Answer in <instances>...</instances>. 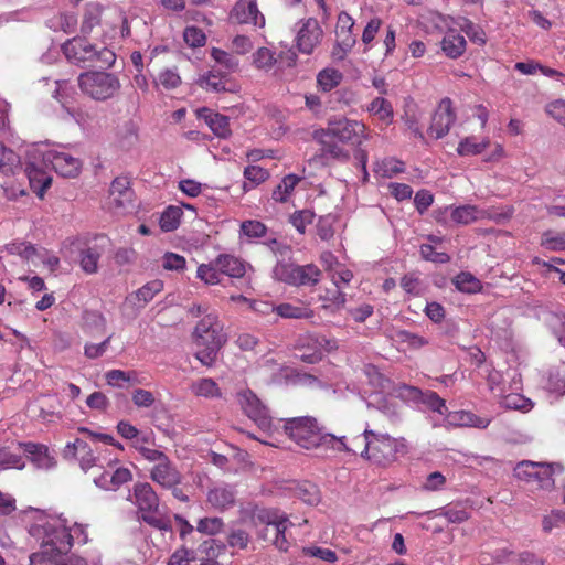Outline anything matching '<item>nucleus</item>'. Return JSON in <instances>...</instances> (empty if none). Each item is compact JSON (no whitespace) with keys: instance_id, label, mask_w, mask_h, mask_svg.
<instances>
[{"instance_id":"obj_1","label":"nucleus","mask_w":565,"mask_h":565,"mask_svg":"<svg viewBox=\"0 0 565 565\" xmlns=\"http://www.w3.org/2000/svg\"><path fill=\"white\" fill-rule=\"evenodd\" d=\"M312 138L320 146L321 159L345 163L351 159V153L344 146H362L370 135L362 121L333 116L328 120L326 128L312 132Z\"/></svg>"},{"instance_id":"obj_11","label":"nucleus","mask_w":565,"mask_h":565,"mask_svg":"<svg viewBox=\"0 0 565 565\" xmlns=\"http://www.w3.org/2000/svg\"><path fill=\"white\" fill-rule=\"evenodd\" d=\"M42 530V544H50L52 547H57L65 552L71 551L73 534L66 519L60 516L50 518L43 523Z\"/></svg>"},{"instance_id":"obj_37","label":"nucleus","mask_w":565,"mask_h":565,"mask_svg":"<svg viewBox=\"0 0 565 565\" xmlns=\"http://www.w3.org/2000/svg\"><path fill=\"white\" fill-rule=\"evenodd\" d=\"M143 417H148L150 423L159 430L167 431L170 427V415L161 402H158L147 412L143 411Z\"/></svg>"},{"instance_id":"obj_51","label":"nucleus","mask_w":565,"mask_h":565,"mask_svg":"<svg viewBox=\"0 0 565 565\" xmlns=\"http://www.w3.org/2000/svg\"><path fill=\"white\" fill-rule=\"evenodd\" d=\"M455 285L458 290L467 294H473L481 289V282L470 273H460L455 278Z\"/></svg>"},{"instance_id":"obj_48","label":"nucleus","mask_w":565,"mask_h":565,"mask_svg":"<svg viewBox=\"0 0 565 565\" xmlns=\"http://www.w3.org/2000/svg\"><path fill=\"white\" fill-rule=\"evenodd\" d=\"M211 57L222 67H224L228 73L236 72L239 67V61L236 56L233 54L217 49L213 47L211 50Z\"/></svg>"},{"instance_id":"obj_49","label":"nucleus","mask_w":565,"mask_h":565,"mask_svg":"<svg viewBox=\"0 0 565 565\" xmlns=\"http://www.w3.org/2000/svg\"><path fill=\"white\" fill-rule=\"evenodd\" d=\"M489 146V141H477L475 137H467L462 139L457 148L459 156H476L484 151Z\"/></svg>"},{"instance_id":"obj_22","label":"nucleus","mask_w":565,"mask_h":565,"mask_svg":"<svg viewBox=\"0 0 565 565\" xmlns=\"http://www.w3.org/2000/svg\"><path fill=\"white\" fill-rule=\"evenodd\" d=\"M65 458H74L78 460L81 468L86 471L96 465V456L90 446L83 439H75L68 443L64 449Z\"/></svg>"},{"instance_id":"obj_39","label":"nucleus","mask_w":565,"mask_h":565,"mask_svg":"<svg viewBox=\"0 0 565 565\" xmlns=\"http://www.w3.org/2000/svg\"><path fill=\"white\" fill-rule=\"evenodd\" d=\"M182 215V207L169 205L164 209L159 218L160 228L163 232H172L177 230L180 225Z\"/></svg>"},{"instance_id":"obj_3","label":"nucleus","mask_w":565,"mask_h":565,"mask_svg":"<svg viewBox=\"0 0 565 565\" xmlns=\"http://www.w3.org/2000/svg\"><path fill=\"white\" fill-rule=\"evenodd\" d=\"M103 8L99 3H88L85 8L81 23V33L89 35L94 28L103 30V41H113L116 38H126L130 34L127 18L118 10H108L103 18Z\"/></svg>"},{"instance_id":"obj_8","label":"nucleus","mask_w":565,"mask_h":565,"mask_svg":"<svg viewBox=\"0 0 565 565\" xmlns=\"http://www.w3.org/2000/svg\"><path fill=\"white\" fill-rule=\"evenodd\" d=\"M273 274L276 279L291 286H316L321 279V270L313 264L278 262Z\"/></svg>"},{"instance_id":"obj_5","label":"nucleus","mask_w":565,"mask_h":565,"mask_svg":"<svg viewBox=\"0 0 565 565\" xmlns=\"http://www.w3.org/2000/svg\"><path fill=\"white\" fill-rule=\"evenodd\" d=\"M252 520L256 525H266L265 537L270 534L273 536L270 540L277 548L280 551L288 550V542L285 532L291 523L285 513L277 509L255 507L252 510Z\"/></svg>"},{"instance_id":"obj_2","label":"nucleus","mask_w":565,"mask_h":565,"mask_svg":"<svg viewBox=\"0 0 565 565\" xmlns=\"http://www.w3.org/2000/svg\"><path fill=\"white\" fill-rule=\"evenodd\" d=\"M353 445L362 458L383 467L395 461L397 454L405 448L403 439H396L388 434L376 433L369 428L353 437Z\"/></svg>"},{"instance_id":"obj_54","label":"nucleus","mask_w":565,"mask_h":565,"mask_svg":"<svg viewBox=\"0 0 565 565\" xmlns=\"http://www.w3.org/2000/svg\"><path fill=\"white\" fill-rule=\"evenodd\" d=\"M106 330V320L99 315H85V332L90 337H98Z\"/></svg>"},{"instance_id":"obj_6","label":"nucleus","mask_w":565,"mask_h":565,"mask_svg":"<svg viewBox=\"0 0 565 565\" xmlns=\"http://www.w3.org/2000/svg\"><path fill=\"white\" fill-rule=\"evenodd\" d=\"M563 471L559 463H542L530 460L519 462L514 468V477L537 489L551 490L554 487L553 475Z\"/></svg>"},{"instance_id":"obj_17","label":"nucleus","mask_w":565,"mask_h":565,"mask_svg":"<svg viewBox=\"0 0 565 565\" xmlns=\"http://www.w3.org/2000/svg\"><path fill=\"white\" fill-rule=\"evenodd\" d=\"M109 205L115 210H127L132 206L135 192L128 175L115 178L109 188Z\"/></svg>"},{"instance_id":"obj_36","label":"nucleus","mask_w":565,"mask_h":565,"mask_svg":"<svg viewBox=\"0 0 565 565\" xmlns=\"http://www.w3.org/2000/svg\"><path fill=\"white\" fill-rule=\"evenodd\" d=\"M309 345L317 348L322 354H323V351L330 352L338 348L335 340L328 339L324 335L306 334L298 339V342H297L298 348H305V347H309Z\"/></svg>"},{"instance_id":"obj_23","label":"nucleus","mask_w":565,"mask_h":565,"mask_svg":"<svg viewBox=\"0 0 565 565\" xmlns=\"http://www.w3.org/2000/svg\"><path fill=\"white\" fill-rule=\"evenodd\" d=\"M315 444V449H330L339 452L343 451L358 455V449L355 448V445H353V438L348 443L345 436L337 437L332 434L324 433L323 428H321Z\"/></svg>"},{"instance_id":"obj_18","label":"nucleus","mask_w":565,"mask_h":565,"mask_svg":"<svg viewBox=\"0 0 565 565\" xmlns=\"http://www.w3.org/2000/svg\"><path fill=\"white\" fill-rule=\"evenodd\" d=\"M354 26V21L350 14L347 12H341L338 17V29H337V49L333 51L332 55L342 60L345 54L354 46L356 43V35L353 34L352 29Z\"/></svg>"},{"instance_id":"obj_4","label":"nucleus","mask_w":565,"mask_h":565,"mask_svg":"<svg viewBox=\"0 0 565 565\" xmlns=\"http://www.w3.org/2000/svg\"><path fill=\"white\" fill-rule=\"evenodd\" d=\"M65 57L73 64L107 68L116 61L115 53L108 47L97 49L84 38L75 36L62 45Z\"/></svg>"},{"instance_id":"obj_13","label":"nucleus","mask_w":565,"mask_h":565,"mask_svg":"<svg viewBox=\"0 0 565 565\" xmlns=\"http://www.w3.org/2000/svg\"><path fill=\"white\" fill-rule=\"evenodd\" d=\"M225 342L223 330H215V333L194 334L196 345L195 356L203 365H212L217 352Z\"/></svg>"},{"instance_id":"obj_20","label":"nucleus","mask_w":565,"mask_h":565,"mask_svg":"<svg viewBox=\"0 0 565 565\" xmlns=\"http://www.w3.org/2000/svg\"><path fill=\"white\" fill-rule=\"evenodd\" d=\"M231 19L239 24L265 26V17L258 10L256 0H238L230 14Z\"/></svg>"},{"instance_id":"obj_16","label":"nucleus","mask_w":565,"mask_h":565,"mask_svg":"<svg viewBox=\"0 0 565 565\" xmlns=\"http://www.w3.org/2000/svg\"><path fill=\"white\" fill-rule=\"evenodd\" d=\"M455 120L456 115L452 109L451 99L448 97L443 98L433 115L431 124L428 129L429 135L435 139L445 137L449 132Z\"/></svg>"},{"instance_id":"obj_62","label":"nucleus","mask_w":565,"mask_h":565,"mask_svg":"<svg viewBox=\"0 0 565 565\" xmlns=\"http://www.w3.org/2000/svg\"><path fill=\"white\" fill-rule=\"evenodd\" d=\"M223 526L224 523L221 518H204L199 521L196 530L200 533L215 535L222 531Z\"/></svg>"},{"instance_id":"obj_57","label":"nucleus","mask_w":565,"mask_h":565,"mask_svg":"<svg viewBox=\"0 0 565 565\" xmlns=\"http://www.w3.org/2000/svg\"><path fill=\"white\" fill-rule=\"evenodd\" d=\"M396 337L399 342L407 344L408 348L414 350L420 349L429 343V341L426 338L413 333L408 330L397 331Z\"/></svg>"},{"instance_id":"obj_64","label":"nucleus","mask_w":565,"mask_h":565,"mask_svg":"<svg viewBox=\"0 0 565 565\" xmlns=\"http://www.w3.org/2000/svg\"><path fill=\"white\" fill-rule=\"evenodd\" d=\"M241 232L249 238H260L266 235L267 227L259 221H244L241 225Z\"/></svg>"},{"instance_id":"obj_60","label":"nucleus","mask_w":565,"mask_h":565,"mask_svg":"<svg viewBox=\"0 0 565 565\" xmlns=\"http://www.w3.org/2000/svg\"><path fill=\"white\" fill-rule=\"evenodd\" d=\"M183 39L191 47H201L206 42L205 33L198 26H186L183 32Z\"/></svg>"},{"instance_id":"obj_44","label":"nucleus","mask_w":565,"mask_h":565,"mask_svg":"<svg viewBox=\"0 0 565 565\" xmlns=\"http://www.w3.org/2000/svg\"><path fill=\"white\" fill-rule=\"evenodd\" d=\"M244 178L247 182L244 183L243 189L245 192L252 190L253 188L262 184L269 178L268 170L259 167V166H247L244 169Z\"/></svg>"},{"instance_id":"obj_34","label":"nucleus","mask_w":565,"mask_h":565,"mask_svg":"<svg viewBox=\"0 0 565 565\" xmlns=\"http://www.w3.org/2000/svg\"><path fill=\"white\" fill-rule=\"evenodd\" d=\"M544 388L555 396L565 394V370L554 367L547 371L544 377Z\"/></svg>"},{"instance_id":"obj_24","label":"nucleus","mask_w":565,"mask_h":565,"mask_svg":"<svg viewBox=\"0 0 565 565\" xmlns=\"http://www.w3.org/2000/svg\"><path fill=\"white\" fill-rule=\"evenodd\" d=\"M68 552L42 544L39 552L30 555V565H66Z\"/></svg>"},{"instance_id":"obj_38","label":"nucleus","mask_w":565,"mask_h":565,"mask_svg":"<svg viewBox=\"0 0 565 565\" xmlns=\"http://www.w3.org/2000/svg\"><path fill=\"white\" fill-rule=\"evenodd\" d=\"M367 111L376 116L381 121L385 122L386 125L393 121V106L387 99L383 97L374 98L367 106Z\"/></svg>"},{"instance_id":"obj_12","label":"nucleus","mask_w":565,"mask_h":565,"mask_svg":"<svg viewBox=\"0 0 565 565\" xmlns=\"http://www.w3.org/2000/svg\"><path fill=\"white\" fill-rule=\"evenodd\" d=\"M143 522L160 532H170L172 526L170 520L159 508L158 495L149 483H143Z\"/></svg>"},{"instance_id":"obj_19","label":"nucleus","mask_w":565,"mask_h":565,"mask_svg":"<svg viewBox=\"0 0 565 565\" xmlns=\"http://www.w3.org/2000/svg\"><path fill=\"white\" fill-rule=\"evenodd\" d=\"M215 266L221 274L231 278H245L247 288H250L252 277L248 271H253V267L239 257L221 254L215 259Z\"/></svg>"},{"instance_id":"obj_56","label":"nucleus","mask_w":565,"mask_h":565,"mask_svg":"<svg viewBox=\"0 0 565 565\" xmlns=\"http://www.w3.org/2000/svg\"><path fill=\"white\" fill-rule=\"evenodd\" d=\"M215 330H223V326L216 315L207 313L198 322L194 334L215 333Z\"/></svg>"},{"instance_id":"obj_55","label":"nucleus","mask_w":565,"mask_h":565,"mask_svg":"<svg viewBox=\"0 0 565 565\" xmlns=\"http://www.w3.org/2000/svg\"><path fill=\"white\" fill-rule=\"evenodd\" d=\"M99 253L95 248L84 249L81 254V267L87 274H94L98 268Z\"/></svg>"},{"instance_id":"obj_21","label":"nucleus","mask_w":565,"mask_h":565,"mask_svg":"<svg viewBox=\"0 0 565 565\" xmlns=\"http://www.w3.org/2000/svg\"><path fill=\"white\" fill-rule=\"evenodd\" d=\"M207 503L215 510L225 511L235 505V487L227 483H218L211 487L206 493Z\"/></svg>"},{"instance_id":"obj_9","label":"nucleus","mask_w":565,"mask_h":565,"mask_svg":"<svg viewBox=\"0 0 565 565\" xmlns=\"http://www.w3.org/2000/svg\"><path fill=\"white\" fill-rule=\"evenodd\" d=\"M281 420L284 422V430L291 440L303 449H315V443L322 428L315 417L299 416Z\"/></svg>"},{"instance_id":"obj_27","label":"nucleus","mask_w":565,"mask_h":565,"mask_svg":"<svg viewBox=\"0 0 565 565\" xmlns=\"http://www.w3.org/2000/svg\"><path fill=\"white\" fill-rule=\"evenodd\" d=\"M25 174L29 179L31 189L40 199H43L45 191L51 186L52 177L35 163L26 164Z\"/></svg>"},{"instance_id":"obj_50","label":"nucleus","mask_w":565,"mask_h":565,"mask_svg":"<svg viewBox=\"0 0 565 565\" xmlns=\"http://www.w3.org/2000/svg\"><path fill=\"white\" fill-rule=\"evenodd\" d=\"M424 405L428 409L436 412L440 415H444L447 413V406L445 399H443L436 392L434 391H423V396L420 397V401L418 405Z\"/></svg>"},{"instance_id":"obj_30","label":"nucleus","mask_w":565,"mask_h":565,"mask_svg":"<svg viewBox=\"0 0 565 565\" xmlns=\"http://www.w3.org/2000/svg\"><path fill=\"white\" fill-rule=\"evenodd\" d=\"M467 42L456 30H448L441 41V50L450 58L460 57L466 51Z\"/></svg>"},{"instance_id":"obj_35","label":"nucleus","mask_w":565,"mask_h":565,"mask_svg":"<svg viewBox=\"0 0 565 565\" xmlns=\"http://www.w3.org/2000/svg\"><path fill=\"white\" fill-rule=\"evenodd\" d=\"M301 178L290 173L282 178L280 183L274 189L271 198L279 203L289 201L296 185L300 182Z\"/></svg>"},{"instance_id":"obj_28","label":"nucleus","mask_w":565,"mask_h":565,"mask_svg":"<svg viewBox=\"0 0 565 565\" xmlns=\"http://www.w3.org/2000/svg\"><path fill=\"white\" fill-rule=\"evenodd\" d=\"M199 118L204 119L211 130L220 138H226L231 134L230 120L226 116L213 113L206 107L196 110Z\"/></svg>"},{"instance_id":"obj_45","label":"nucleus","mask_w":565,"mask_h":565,"mask_svg":"<svg viewBox=\"0 0 565 565\" xmlns=\"http://www.w3.org/2000/svg\"><path fill=\"white\" fill-rule=\"evenodd\" d=\"M276 62V53L268 47H259L253 54V65L259 71L269 72Z\"/></svg>"},{"instance_id":"obj_61","label":"nucleus","mask_w":565,"mask_h":565,"mask_svg":"<svg viewBox=\"0 0 565 565\" xmlns=\"http://www.w3.org/2000/svg\"><path fill=\"white\" fill-rule=\"evenodd\" d=\"M195 557L196 553L193 548L182 546L170 556L168 565H189Z\"/></svg>"},{"instance_id":"obj_47","label":"nucleus","mask_w":565,"mask_h":565,"mask_svg":"<svg viewBox=\"0 0 565 565\" xmlns=\"http://www.w3.org/2000/svg\"><path fill=\"white\" fill-rule=\"evenodd\" d=\"M105 380L108 385L117 387H126L131 382L137 381L136 372H125L121 370H110L105 373Z\"/></svg>"},{"instance_id":"obj_46","label":"nucleus","mask_w":565,"mask_h":565,"mask_svg":"<svg viewBox=\"0 0 565 565\" xmlns=\"http://www.w3.org/2000/svg\"><path fill=\"white\" fill-rule=\"evenodd\" d=\"M342 73L334 68H324L318 73L317 83L323 92H330L342 81Z\"/></svg>"},{"instance_id":"obj_63","label":"nucleus","mask_w":565,"mask_h":565,"mask_svg":"<svg viewBox=\"0 0 565 565\" xmlns=\"http://www.w3.org/2000/svg\"><path fill=\"white\" fill-rule=\"evenodd\" d=\"M420 256L428 262L437 264H446L450 260V256L444 252H437L431 244L420 245Z\"/></svg>"},{"instance_id":"obj_7","label":"nucleus","mask_w":565,"mask_h":565,"mask_svg":"<svg viewBox=\"0 0 565 565\" xmlns=\"http://www.w3.org/2000/svg\"><path fill=\"white\" fill-rule=\"evenodd\" d=\"M78 86L93 99L106 100L119 90L120 83L115 74L90 71L79 75Z\"/></svg>"},{"instance_id":"obj_25","label":"nucleus","mask_w":565,"mask_h":565,"mask_svg":"<svg viewBox=\"0 0 565 565\" xmlns=\"http://www.w3.org/2000/svg\"><path fill=\"white\" fill-rule=\"evenodd\" d=\"M19 445L38 468L51 469L56 465L54 457L50 455L49 448L45 445L31 441Z\"/></svg>"},{"instance_id":"obj_42","label":"nucleus","mask_w":565,"mask_h":565,"mask_svg":"<svg viewBox=\"0 0 565 565\" xmlns=\"http://www.w3.org/2000/svg\"><path fill=\"white\" fill-rule=\"evenodd\" d=\"M514 209L512 206L502 207H480V221L490 220L498 225L505 224L513 215Z\"/></svg>"},{"instance_id":"obj_26","label":"nucleus","mask_w":565,"mask_h":565,"mask_svg":"<svg viewBox=\"0 0 565 565\" xmlns=\"http://www.w3.org/2000/svg\"><path fill=\"white\" fill-rule=\"evenodd\" d=\"M150 473L152 480L162 487L171 488L181 482V475L171 466L169 459L151 467Z\"/></svg>"},{"instance_id":"obj_29","label":"nucleus","mask_w":565,"mask_h":565,"mask_svg":"<svg viewBox=\"0 0 565 565\" xmlns=\"http://www.w3.org/2000/svg\"><path fill=\"white\" fill-rule=\"evenodd\" d=\"M132 473L127 468H117L114 472L105 471L96 480V484L105 490L115 491L120 486L129 482Z\"/></svg>"},{"instance_id":"obj_40","label":"nucleus","mask_w":565,"mask_h":565,"mask_svg":"<svg viewBox=\"0 0 565 565\" xmlns=\"http://www.w3.org/2000/svg\"><path fill=\"white\" fill-rule=\"evenodd\" d=\"M275 312L286 319H309L313 317V311L306 306H294L285 302L276 306Z\"/></svg>"},{"instance_id":"obj_14","label":"nucleus","mask_w":565,"mask_h":565,"mask_svg":"<svg viewBox=\"0 0 565 565\" xmlns=\"http://www.w3.org/2000/svg\"><path fill=\"white\" fill-rule=\"evenodd\" d=\"M43 161L50 163L56 173L64 178H76L79 175L83 162L67 151L49 150L43 154Z\"/></svg>"},{"instance_id":"obj_53","label":"nucleus","mask_w":565,"mask_h":565,"mask_svg":"<svg viewBox=\"0 0 565 565\" xmlns=\"http://www.w3.org/2000/svg\"><path fill=\"white\" fill-rule=\"evenodd\" d=\"M0 465L1 470L11 468L22 469L24 461L21 455L10 451L7 447H0Z\"/></svg>"},{"instance_id":"obj_31","label":"nucleus","mask_w":565,"mask_h":565,"mask_svg":"<svg viewBox=\"0 0 565 565\" xmlns=\"http://www.w3.org/2000/svg\"><path fill=\"white\" fill-rule=\"evenodd\" d=\"M427 513L444 516L450 523H462L469 519V512L460 502L450 503Z\"/></svg>"},{"instance_id":"obj_58","label":"nucleus","mask_w":565,"mask_h":565,"mask_svg":"<svg viewBox=\"0 0 565 565\" xmlns=\"http://www.w3.org/2000/svg\"><path fill=\"white\" fill-rule=\"evenodd\" d=\"M196 277L207 285L220 284V271L215 264H201L198 267Z\"/></svg>"},{"instance_id":"obj_43","label":"nucleus","mask_w":565,"mask_h":565,"mask_svg":"<svg viewBox=\"0 0 565 565\" xmlns=\"http://www.w3.org/2000/svg\"><path fill=\"white\" fill-rule=\"evenodd\" d=\"M405 164L403 161L396 158H385L382 161H377L374 167V172L381 178L391 179L394 175L403 172Z\"/></svg>"},{"instance_id":"obj_33","label":"nucleus","mask_w":565,"mask_h":565,"mask_svg":"<svg viewBox=\"0 0 565 565\" xmlns=\"http://www.w3.org/2000/svg\"><path fill=\"white\" fill-rule=\"evenodd\" d=\"M190 391L196 397L215 398L221 396V388L217 383L210 377L193 381L190 385Z\"/></svg>"},{"instance_id":"obj_10","label":"nucleus","mask_w":565,"mask_h":565,"mask_svg":"<svg viewBox=\"0 0 565 565\" xmlns=\"http://www.w3.org/2000/svg\"><path fill=\"white\" fill-rule=\"evenodd\" d=\"M238 402L247 417L262 430L271 431L274 427V418L270 416L269 409L250 390H245L238 393Z\"/></svg>"},{"instance_id":"obj_41","label":"nucleus","mask_w":565,"mask_h":565,"mask_svg":"<svg viewBox=\"0 0 565 565\" xmlns=\"http://www.w3.org/2000/svg\"><path fill=\"white\" fill-rule=\"evenodd\" d=\"M198 83L207 92L221 93L226 90L225 76L215 70H211L206 74L202 75Z\"/></svg>"},{"instance_id":"obj_15","label":"nucleus","mask_w":565,"mask_h":565,"mask_svg":"<svg viewBox=\"0 0 565 565\" xmlns=\"http://www.w3.org/2000/svg\"><path fill=\"white\" fill-rule=\"evenodd\" d=\"M300 26L296 34V45L299 52L311 54L320 44L323 30L315 18H308L300 21Z\"/></svg>"},{"instance_id":"obj_32","label":"nucleus","mask_w":565,"mask_h":565,"mask_svg":"<svg viewBox=\"0 0 565 565\" xmlns=\"http://www.w3.org/2000/svg\"><path fill=\"white\" fill-rule=\"evenodd\" d=\"M450 218L454 223L459 225H468L470 223L480 221V207L477 205H460L449 207Z\"/></svg>"},{"instance_id":"obj_52","label":"nucleus","mask_w":565,"mask_h":565,"mask_svg":"<svg viewBox=\"0 0 565 565\" xmlns=\"http://www.w3.org/2000/svg\"><path fill=\"white\" fill-rule=\"evenodd\" d=\"M19 163V156L0 141V171L3 173L13 172V169L18 167Z\"/></svg>"},{"instance_id":"obj_59","label":"nucleus","mask_w":565,"mask_h":565,"mask_svg":"<svg viewBox=\"0 0 565 565\" xmlns=\"http://www.w3.org/2000/svg\"><path fill=\"white\" fill-rule=\"evenodd\" d=\"M315 218V213L310 210H301L290 215V223L301 234L305 233L308 224H311Z\"/></svg>"}]
</instances>
